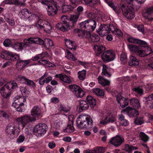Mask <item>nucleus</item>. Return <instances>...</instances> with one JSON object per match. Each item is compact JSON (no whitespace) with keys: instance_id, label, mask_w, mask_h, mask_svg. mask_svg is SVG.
Returning a JSON list of instances; mask_svg holds the SVG:
<instances>
[{"instance_id":"nucleus-1","label":"nucleus","mask_w":153,"mask_h":153,"mask_svg":"<svg viewBox=\"0 0 153 153\" xmlns=\"http://www.w3.org/2000/svg\"><path fill=\"white\" fill-rule=\"evenodd\" d=\"M96 25L97 23L94 21H84L79 24L80 29H74V31L78 32V35L79 37L89 38V41L91 42H98L100 40V37L95 34L92 35L91 33L94 30Z\"/></svg>"},{"instance_id":"nucleus-2","label":"nucleus","mask_w":153,"mask_h":153,"mask_svg":"<svg viewBox=\"0 0 153 153\" xmlns=\"http://www.w3.org/2000/svg\"><path fill=\"white\" fill-rule=\"evenodd\" d=\"M127 40L130 43L137 44L128 43L127 45L130 51L135 53L140 57L148 56L153 53L147 43L144 41L134 38L131 36L128 37Z\"/></svg>"},{"instance_id":"nucleus-3","label":"nucleus","mask_w":153,"mask_h":153,"mask_svg":"<svg viewBox=\"0 0 153 153\" xmlns=\"http://www.w3.org/2000/svg\"><path fill=\"white\" fill-rule=\"evenodd\" d=\"M15 123L17 124L18 126H15L14 123H9L6 127L5 132L7 134L14 135L16 133H19L20 131V126H22V128L29 123V115H24L16 119Z\"/></svg>"},{"instance_id":"nucleus-4","label":"nucleus","mask_w":153,"mask_h":153,"mask_svg":"<svg viewBox=\"0 0 153 153\" xmlns=\"http://www.w3.org/2000/svg\"><path fill=\"white\" fill-rule=\"evenodd\" d=\"M79 18L78 15H73L71 16L69 19H65L62 20V22L58 23L56 25V27L63 32H66L71 30L75 33L77 32L74 31L75 26L76 25V22Z\"/></svg>"},{"instance_id":"nucleus-5","label":"nucleus","mask_w":153,"mask_h":153,"mask_svg":"<svg viewBox=\"0 0 153 153\" xmlns=\"http://www.w3.org/2000/svg\"><path fill=\"white\" fill-rule=\"evenodd\" d=\"M39 19L35 25L38 29H43L45 31L48 33H50L53 27L52 24L45 20L40 19L39 17L34 14H32L29 11V20Z\"/></svg>"},{"instance_id":"nucleus-6","label":"nucleus","mask_w":153,"mask_h":153,"mask_svg":"<svg viewBox=\"0 0 153 153\" xmlns=\"http://www.w3.org/2000/svg\"><path fill=\"white\" fill-rule=\"evenodd\" d=\"M77 126L81 129H88L92 127L93 121L91 117L88 115H79L76 121Z\"/></svg>"},{"instance_id":"nucleus-7","label":"nucleus","mask_w":153,"mask_h":153,"mask_svg":"<svg viewBox=\"0 0 153 153\" xmlns=\"http://www.w3.org/2000/svg\"><path fill=\"white\" fill-rule=\"evenodd\" d=\"M3 44L6 47H12L16 51H21L29 45V38L24 39L23 42H16L13 44L12 43L10 40L7 39L3 42Z\"/></svg>"},{"instance_id":"nucleus-8","label":"nucleus","mask_w":153,"mask_h":153,"mask_svg":"<svg viewBox=\"0 0 153 153\" xmlns=\"http://www.w3.org/2000/svg\"><path fill=\"white\" fill-rule=\"evenodd\" d=\"M32 44L42 45L46 50H49L50 48L53 45V41L49 39L45 38L44 40L38 37H29V49L30 45Z\"/></svg>"},{"instance_id":"nucleus-9","label":"nucleus","mask_w":153,"mask_h":153,"mask_svg":"<svg viewBox=\"0 0 153 153\" xmlns=\"http://www.w3.org/2000/svg\"><path fill=\"white\" fill-rule=\"evenodd\" d=\"M18 87L17 83L14 81L8 82L0 89L1 96H10L13 91Z\"/></svg>"},{"instance_id":"nucleus-10","label":"nucleus","mask_w":153,"mask_h":153,"mask_svg":"<svg viewBox=\"0 0 153 153\" xmlns=\"http://www.w3.org/2000/svg\"><path fill=\"white\" fill-rule=\"evenodd\" d=\"M86 100L88 102L83 100L80 101L79 109V112H82L87 110L89 108V105L92 108H94L95 105V100L92 96H87Z\"/></svg>"},{"instance_id":"nucleus-11","label":"nucleus","mask_w":153,"mask_h":153,"mask_svg":"<svg viewBox=\"0 0 153 153\" xmlns=\"http://www.w3.org/2000/svg\"><path fill=\"white\" fill-rule=\"evenodd\" d=\"M0 57L5 60L8 61H17L20 59L19 54H17L8 51H4L1 52Z\"/></svg>"},{"instance_id":"nucleus-12","label":"nucleus","mask_w":153,"mask_h":153,"mask_svg":"<svg viewBox=\"0 0 153 153\" xmlns=\"http://www.w3.org/2000/svg\"><path fill=\"white\" fill-rule=\"evenodd\" d=\"M18 98H16L14 102L12 104V105L16 108V110L20 112L23 111V106L24 105V102L26 101L25 97L24 96H16Z\"/></svg>"},{"instance_id":"nucleus-13","label":"nucleus","mask_w":153,"mask_h":153,"mask_svg":"<svg viewBox=\"0 0 153 153\" xmlns=\"http://www.w3.org/2000/svg\"><path fill=\"white\" fill-rule=\"evenodd\" d=\"M101 58L105 63L113 61L115 58V53L111 50H108L103 52L101 55Z\"/></svg>"},{"instance_id":"nucleus-14","label":"nucleus","mask_w":153,"mask_h":153,"mask_svg":"<svg viewBox=\"0 0 153 153\" xmlns=\"http://www.w3.org/2000/svg\"><path fill=\"white\" fill-rule=\"evenodd\" d=\"M48 129L47 125L45 123H39L36 125L33 129L34 133L41 136L43 135L46 132Z\"/></svg>"},{"instance_id":"nucleus-15","label":"nucleus","mask_w":153,"mask_h":153,"mask_svg":"<svg viewBox=\"0 0 153 153\" xmlns=\"http://www.w3.org/2000/svg\"><path fill=\"white\" fill-rule=\"evenodd\" d=\"M69 87L75 96H84L85 92L79 85L76 84H72L69 85Z\"/></svg>"},{"instance_id":"nucleus-16","label":"nucleus","mask_w":153,"mask_h":153,"mask_svg":"<svg viewBox=\"0 0 153 153\" xmlns=\"http://www.w3.org/2000/svg\"><path fill=\"white\" fill-rule=\"evenodd\" d=\"M108 27V24H100L99 28L96 29L97 32L101 37L107 35L108 33V30H109Z\"/></svg>"},{"instance_id":"nucleus-17","label":"nucleus","mask_w":153,"mask_h":153,"mask_svg":"<svg viewBox=\"0 0 153 153\" xmlns=\"http://www.w3.org/2000/svg\"><path fill=\"white\" fill-rule=\"evenodd\" d=\"M121 112H126V114L128 115L130 117H134L139 115V113L137 110L129 106L127 107L125 109L122 110Z\"/></svg>"},{"instance_id":"nucleus-18","label":"nucleus","mask_w":153,"mask_h":153,"mask_svg":"<svg viewBox=\"0 0 153 153\" xmlns=\"http://www.w3.org/2000/svg\"><path fill=\"white\" fill-rule=\"evenodd\" d=\"M41 112V109L38 106H34L31 111V115L34 117H29V122L36 120V119L35 117L39 116Z\"/></svg>"},{"instance_id":"nucleus-19","label":"nucleus","mask_w":153,"mask_h":153,"mask_svg":"<svg viewBox=\"0 0 153 153\" xmlns=\"http://www.w3.org/2000/svg\"><path fill=\"white\" fill-rule=\"evenodd\" d=\"M124 141V139L123 137L117 135L111 138L109 142L115 146L118 147Z\"/></svg>"},{"instance_id":"nucleus-20","label":"nucleus","mask_w":153,"mask_h":153,"mask_svg":"<svg viewBox=\"0 0 153 153\" xmlns=\"http://www.w3.org/2000/svg\"><path fill=\"white\" fill-rule=\"evenodd\" d=\"M117 103L122 108H124L128 104L129 100L127 98H125L123 96H116Z\"/></svg>"},{"instance_id":"nucleus-21","label":"nucleus","mask_w":153,"mask_h":153,"mask_svg":"<svg viewBox=\"0 0 153 153\" xmlns=\"http://www.w3.org/2000/svg\"><path fill=\"white\" fill-rule=\"evenodd\" d=\"M16 67L18 71H21L29 64V59L23 60L20 59L17 60Z\"/></svg>"},{"instance_id":"nucleus-22","label":"nucleus","mask_w":153,"mask_h":153,"mask_svg":"<svg viewBox=\"0 0 153 153\" xmlns=\"http://www.w3.org/2000/svg\"><path fill=\"white\" fill-rule=\"evenodd\" d=\"M143 100L145 101L146 107L148 108H153V96H148L143 98Z\"/></svg>"},{"instance_id":"nucleus-23","label":"nucleus","mask_w":153,"mask_h":153,"mask_svg":"<svg viewBox=\"0 0 153 153\" xmlns=\"http://www.w3.org/2000/svg\"><path fill=\"white\" fill-rule=\"evenodd\" d=\"M65 45L66 47L71 50L75 51L76 49V44L70 39H65Z\"/></svg>"},{"instance_id":"nucleus-24","label":"nucleus","mask_w":153,"mask_h":153,"mask_svg":"<svg viewBox=\"0 0 153 153\" xmlns=\"http://www.w3.org/2000/svg\"><path fill=\"white\" fill-rule=\"evenodd\" d=\"M55 76L56 78H59L61 80L65 83H69L71 82L69 78L66 75L61 74H56Z\"/></svg>"},{"instance_id":"nucleus-25","label":"nucleus","mask_w":153,"mask_h":153,"mask_svg":"<svg viewBox=\"0 0 153 153\" xmlns=\"http://www.w3.org/2000/svg\"><path fill=\"white\" fill-rule=\"evenodd\" d=\"M19 16L21 19L27 20L29 19V11L27 9L22 10L19 13Z\"/></svg>"},{"instance_id":"nucleus-26","label":"nucleus","mask_w":153,"mask_h":153,"mask_svg":"<svg viewBox=\"0 0 153 153\" xmlns=\"http://www.w3.org/2000/svg\"><path fill=\"white\" fill-rule=\"evenodd\" d=\"M102 74L108 77H110L111 75L110 68L105 65H103Z\"/></svg>"},{"instance_id":"nucleus-27","label":"nucleus","mask_w":153,"mask_h":153,"mask_svg":"<svg viewBox=\"0 0 153 153\" xmlns=\"http://www.w3.org/2000/svg\"><path fill=\"white\" fill-rule=\"evenodd\" d=\"M138 60L135 57L132 56H130V59L128 62V65L130 66H136L139 65Z\"/></svg>"},{"instance_id":"nucleus-28","label":"nucleus","mask_w":153,"mask_h":153,"mask_svg":"<svg viewBox=\"0 0 153 153\" xmlns=\"http://www.w3.org/2000/svg\"><path fill=\"white\" fill-rule=\"evenodd\" d=\"M123 93L122 86L120 85L116 89L112 91V96H122L123 94Z\"/></svg>"},{"instance_id":"nucleus-29","label":"nucleus","mask_w":153,"mask_h":153,"mask_svg":"<svg viewBox=\"0 0 153 153\" xmlns=\"http://www.w3.org/2000/svg\"><path fill=\"white\" fill-rule=\"evenodd\" d=\"M94 48L95 50H97V54L98 56H99L105 50V47L102 45H94Z\"/></svg>"},{"instance_id":"nucleus-30","label":"nucleus","mask_w":153,"mask_h":153,"mask_svg":"<svg viewBox=\"0 0 153 153\" xmlns=\"http://www.w3.org/2000/svg\"><path fill=\"white\" fill-rule=\"evenodd\" d=\"M16 80L20 83H24L29 85V79L21 75L16 77Z\"/></svg>"},{"instance_id":"nucleus-31","label":"nucleus","mask_w":153,"mask_h":153,"mask_svg":"<svg viewBox=\"0 0 153 153\" xmlns=\"http://www.w3.org/2000/svg\"><path fill=\"white\" fill-rule=\"evenodd\" d=\"M98 82L102 86H109L110 84L109 80L100 76L98 78Z\"/></svg>"},{"instance_id":"nucleus-32","label":"nucleus","mask_w":153,"mask_h":153,"mask_svg":"<svg viewBox=\"0 0 153 153\" xmlns=\"http://www.w3.org/2000/svg\"><path fill=\"white\" fill-rule=\"evenodd\" d=\"M130 103L135 108H139L141 106L139 101L136 98H131L129 100Z\"/></svg>"},{"instance_id":"nucleus-33","label":"nucleus","mask_w":153,"mask_h":153,"mask_svg":"<svg viewBox=\"0 0 153 153\" xmlns=\"http://www.w3.org/2000/svg\"><path fill=\"white\" fill-rule=\"evenodd\" d=\"M37 64L45 65L49 67H52L54 65V64L51 63L49 61L44 59H41L38 61Z\"/></svg>"},{"instance_id":"nucleus-34","label":"nucleus","mask_w":153,"mask_h":153,"mask_svg":"<svg viewBox=\"0 0 153 153\" xmlns=\"http://www.w3.org/2000/svg\"><path fill=\"white\" fill-rule=\"evenodd\" d=\"M118 120L120 121V124L124 126H127L129 124L128 121L127 120L125 119L124 116L122 115H118Z\"/></svg>"},{"instance_id":"nucleus-35","label":"nucleus","mask_w":153,"mask_h":153,"mask_svg":"<svg viewBox=\"0 0 153 153\" xmlns=\"http://www.w3.org/2000/svg\"><path fill=\"white\" fill-rule=\"evenodd\" d=\"M146 14L147 15L148 19L153 20V6L150 7L147 9Z\"/></svg>"},{"instance_id":"nucleus-36","label":"nucleus","mask_w":153,"mask_h":153,"mask_svg":"<svg viewBox=\"0 0 153 153\" xmlns=\"http://www.w3.org/2000/svg\"><path fill=\"white\" fill-rule=\"evenodd\" d=\"M84 1L88 5L91 6L94 4L99 5L101 4L100 0H84Z\"/></svg>"},{"instance_id":"nucleus-37","label":"nucleus","mask_w":153,"mask_h":153,"mask_svg":"<svg viewBox=\"0 0 153 153\" xmlns=\"http://www.w3.org/2000/svg\"><path fill=\"white\" fill-rule=\"evenodd\" d=\"M138 149L137 147L126 144L125 145L124 149H123L128 153H130L132 151L137 149Z\"/></svg>"},{"instance_id":"nucleus-38","label":"nucleus","mask_w":153,"mask_h":153,"mask_svg":"<svg viewBox=\"0 0 153 153\" xmlns=\"http://www.w3.org/2000/svg\"><path fill=\"white\" fill-rule=\"evenodd\" d=\"M139 137L140 140L144 143H146L149 139V137L143 132H140L139 134Z\"/></svg>"},{"instance_id":"nucleus-39","label":"nucleus","mask_w":153,"mask_h":153,"mask_svg":"<svg viewBox=\"0 0 153 153\" xmlns=\"http://www.w3.org/2000/svg\"><path fill=\"white\" fill-rule=\"evenodd\" d=\"M97 15L94 13L92 12H89L87 13V17L90 19V20H87L85 21L88 22L89 21L93 20L95 21L96 23V20H97Z\"/></svg>"},{"instance_id":"nucleus-40","label":"nucleus","mask_w":153,"mask_h":153,"mask_svg":"<svg viewBox=\"0 0 153 153\" xmlns=\"http://www.w3.org/2000/svg\"><path fill=\"white\" fill-rule=\"evenodd\" d=\"M94 93L97 96H104L105 94L104 91L103 89L100 88H96L93 89Z\"/></svg>"},{"instance_id":"nucleus-41","label":"nucleus","mask_w":153,"mask_h":153,"mask_svg":"<svg viewBox=\"0 0 153 153\" xmlns=\"http://www.w3.org/2000/svg\"><path fill=\"white\" fill-rule=\"evenodd\" d=\"M78 78L81 80H83L86 76V71L83 70L81 71H79L78 73Z\"/></svg>"},{"instance_id":"nucleus-42","label":"nucleus","mask_w":153,"mask_h":153,"mask_svg":"<svg viewBox=\"0 0 153 153\" xmlns=\"http://www.w3.org/2000/svg\"><path fill=\"white\" fill-rule=\"evenodd\" d=\"M72 124H68L67 127L64 130V132H72L74 131V128L73 126V123H71Z\"/></svg>"},{"instance_id":"nucleus-43","label":"nucleus","mask_w":153,"mask_h":153,"mask_svg":"<svg viewBox=\"0 0 153 153\" xmlns=\"http://www.w3.org/2000/svg\"><path fill=\"white\" fill-rule=\"evenodd\" d=\"M2 117L6 121L9 120L10 117L7 113L4 111H0V119Z\"/></svg>"},{"instance_id":"nucleus-44","label":"nucleus","mask_w":153,"mask_h":153,"mask_svg":"<svg viewBox=\"0 0 153 153\" xmlns=\"http://www.w3.org/2000/svg\"><path fill=\"white\" fill-rule=\"evenodd\" d=\"M120 60L121 61V63L123 64H124L127 61V59L126 54L123 52H122L120 57Z\"/></svg>"},{"instance_id":"nucleus-45","label":"nucleus","mask_w":153,"mask_h":153,"mask_svg":"<svg viewBox=\"0 0 153 153\" xmlns=\"http://www.w3.org/2000/svg\"><path fill=\"white\" fill-rule=\"evenodd\" d=\"M39 2H40L42 4L45 5L47 7H45L47 10L48 9V6H50L52 2V1L51 0H38Z\"/></svg>"},{"instance_id":"nucleus-46","label":"nucleus","mask_w":153,"mask_h":153,"mask_svg":"<svg viewBox=\"0 0 153 153\" xmlns=\"http://www.w3.org/2000/svg\"><path fill=\"white\" fill-rule=\"evenodd\" d=\"M144 122V120L143 117H137L135 119L134 123L137 125H140Z\"/></svg>"},{"instance_id":"nucleus-47","label":"nucleus","mask_w":153,"mask_h":153,"mask_svg":"<svg viewBox=\"0 0 153 153\" xmlns=\"http://www.w3.org/2000/svg\"><path fill=\"white\" fill-rule=\"evenodd\" d=\"M48 74V73L46 72L40 78L39 82L40 85H43L45 83V79L46 77L47 76Z\"/></svg>"},{"instance_id":"nucleus-48","label":"nucleus","mask_w":153,"mask_h":153,"mask_svg":"<svg viewBox=\"0 0 153 153\" xmlns=\"http://www.w3.org/2000/svg\"><path fill=\"white\" fill-rule=\"evenodd\" d=\"M132 89L136 93L140 95L143 94V90L140 87L132 88Z\"/></svg>"},{"instance_id":"nucleus-49","label":"nucleus","mask_w":153,"mask_h":153,"mask_svg":"<svg viewBox=\"0 0 153 153\" xmlns=\"http://www.w3.org/2000/svg\"><path fill=\"white\" fill-rule=\"evenodd\" d=\"M108 33H110V32H111L112 33H114L117 29L115 26L114 25L112 24H108Z\"/></svg>"},{"instance_id":"nucleus-50","label":"nucleus","mask_w":153,"mask_h":153,"mask_svg":"<svg viewBox=\"0 0 153 153\" xmlns=\"http://www.w3.org/2000/svg\"><path fill=\"white\" fill-rule=\"evenodd\" d=\"M20 91H21L22 96L28 94L29 93L28 87H21L20 88Z\"/></svg>"},{"instance_id":"nucleus-51","label":"nucleus","mask_w":153,"mask_h":153,"mask_svg":"<svg viewBox=\"0 0 153 153\" xmlns=\"http://www.w3.org/2000/svg\"><path fill=\"white\" fill-rule=\"evenodd\" d=\"M26 0H15L14 1V4L16 5H18L21 6H24V2Z\"/></svg>"},{"instance_id":"nucleus-52","label":"nucleus","mask_w":153,"mask_h":153,"mask_svg":"<svg viewBox=\"0 0 153 153\" xmlns=\"http://www.w3.org/2000/svg\"><path fill=\"white\" fill-rule=\"evenodd\" d=\"M94 150L95 153H104L105 152L104 148L101 147L95 148Z\"/></svg>"},{"instance_id":"nucleus-53","label":"nucleus","mask_w":153,"mask_h":153,"mask_svg":"<svg viewBox=\"0 0 153 153\" xmlns=\"http://www.w3.org/2000/svg\"><path fill=\"white\" fill-rule=\"evenodd\" d=\"M69 1L71 2L72 5L75 8L79 3L80 2L81 0H69Z\"/></svg>"},{"instance_id":"nucleus-54","label":"nucleus","mask_w":153,"mask_h":153,"mask_svg":"<svg viewBox=\"0 0 153 153\" xmlns=\"http://www.w3.org/2000/svg\"><path fill=\"white\" fill-rule=\"evenodd\" d=\"M136 27L137 29L140 32L143 33L144 32V27L143 25H136Z\"/></svg>"},{"instance_id":"nucleus-55","label":"nucleus","mask_w":153,"mask_h":153,"mask_svg":"<svg viewBox=\"0 0 153 153\" xmlns=\"http://www.w3.org/2000/svg\"><path fill=\"white\" fill-rule=\"evenodd\" d=\"M25 139V137L24 136L20 135L17 139V142L19 143H21L24 141Z\"/></svg>"},{"instance_id":"nucleus-56","label":"nucleus","mask_w":153,"mask_h":153,"mask_svg":"<svg viewBox=\"0 0 153 153\" xmlns=\"http://www.w3.org/2000/svg\"><path fill=\"white\" fill-rule=\"evenodd\" d=\"M102 21L104 22H108V21H110V18L109 17L106 16L105 15H102L101 17Z\"/></svg>"},{"instance_id":"nucleus-57","label":"nucleus","mask_w":153,"mask_h":153,"mask_svg":"<svg viewBox=\"0 0 153 153\" xmlns=\"http://www.w3.org/2000/svg\"><path fill=\"white\" fill-rule=\"evenodd\" d=\"M4 19L5 21H7L10 19L13 18L12 15L8 13H5L4 15Z\"/></svg>"},{"instance_id":"nucleus-58","label":"nucleus","mask_w":153,"mask_h":153,"mask_svg":"<svg viewBox=\"0 0 153 153\" xmlns=\"http://www.w3.org/2000/svg\"><path fill=\"white\" fill-rule=\"evenodd\" d=\"M39 54V55H40V56H39L40 59H42L44 58L47 57L48 54L46 51H45L43 52L42 53Z\"/></svg>"},{"instance_id":"nucleus-59","label":"nucleus","mask_w":153,"mask_h":153,"mask_svg":"<svg viewBox=\"0 0 153 153\" xmlns=\"http://www.w3.org/2000/svg\"><path fill=\"white\" fill-rule=\"evenodd\" d=\"M6 21L11 26H13L15 24V22L14 19L13 18L10 19H8L7 21Z\"/></svg>"},{"instance_id":"nucleus-60","label":"nucleus","mask_w":153,"mask_h":153,"mask_svg":"<svg viewBox=\"0 0 153 153\" xmlns=\"http://www.w3.org/2000/svg\"><path fill=\"white\" fill-rule=\"evenodd\" d=\"M59 110L60 111H64L66 113L68 111L66 109V108H64L62 105H59Z\"/></svg>"},{"instance_id":"nucleus-61","label":"nucleus","mask_w":153,"mask_h":153,"mask_svg":"<svg viewBox=\"0 0 153 153\" xmlns=\"http://www.w3.org/2000/svg\"><path fill=\"white\" fill-rule=\"evenodd\" d=\"M12 64V62H11L10 61H7L6 62H4L1 68H4L6 67H7L8 66H9L11 65Z\"/></svg>"},{"instance_id":"nucleus-62","label":"nucleus","mask_w":153,"mask_h":153,"mask_svg":"<svg viewBox=\"0 0 153 153\" xmlns=\"http://www.w3.org/2000/svg\"><path fill=\"white\" fill-rule=\"evenodd\" d=\"M46 89L48 93H50L53 90V88L50 85H48L46 88Z\"/></svg>"},{"instance_id":"nucleus-63","label":"nucleus","mask_w":153,"mask_h":153,"mask_svg":"<svg viewBox=\"0 0 153 153\" xmlns=\"http://www.w3.org/2000/svg\"><path fill=\"white\" fill-rule=\"evenodd\" d=\"M36 87V85L35 83L32 80H29V87L33 88L34 89Z\"/></svg>"},{"instance_id":"nucleus-64","label":"nucleus","mask_w":153,"mask_h":153,"mask_svg":"<svg viewBox=\"0 0 153 153\" xmlns=\"http://www.w3.org/2000/svg\"><path fill=\"white\" fill-rule=\"evenodd\" d=\"M83 8L82 6H78L77 9L76 10L79 14H80L83 11Z\"/></svg>"}]
</instances>
